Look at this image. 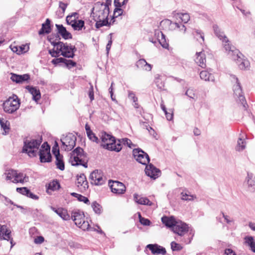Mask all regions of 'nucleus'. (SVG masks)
<instances>
[{
	"mask_svg": "<svg viewBox=\"0 0 255 255\" xmlns=\"http://www.w3.org/2000/svg\"><path fill=\"white\" fill-rule=\"evenodd\" d=\"M111 1L107 0L106 3L98 4L96 5V8L99 6V10L96 11L94 16V20L96 21L95 26L97 28H99L104 26L108 25V16L110 13L109 5H111Z\"/></svg>",
	"mask_w": 255,
	"mask_h": 255,
	"instance_id": "obj_1",
	"label": "nucleus"
},
{
	"mask_svg": "<svg viewBox=\"0 0 255 255\" xmlns=\"http://www.w3.org/2000/svg\"><path fill=\"white\" fill-rule=\"evenodd\" d=\"M100 138L101 139V145L104 148L117 152H119L122 149L121 140L116 141L115 137L112 135L106 132H102Z\"/></svg>",
	"mask_w": 255,
	"mask_h": 255,
	"instance_id": "obj_2",
	"label": "nucleus"
},
{
	"mask_svg": "<svg viewBox=\"0 0 255 255\" xmlns=\"http://www.w3.org/2000/svg\"><path fill=\"white\" fill-rule=\"evenodd\" d=\"M41 142V137L37 139L26 140L24 142L22 152L26 153L30 157H35L38 155V149Z\"/></svg>",
	"mask_w": 255,
	"mask_h": 255,
	"instance_id": "obj_3",
	"label": "nucleus"
},
{
	"mask_svg": "<svg viewBox=\"0 0 255 255\" xmlns=\"http://www.w3.org/2000/svg\"><path fill=\"white\" fill-rule=\"evenodd\" d=\"M85 157L86 155L84 153L83 149L78 147L70 153L69 161L73 166L82 165L86 168L87 163L85 162Z\"/></svg>",
	"mask_w": 255,
	"mask_h": 255,
	"instance_id": "obj_4",
	"label": "nucleus"
},
{
	"mask_svg": "<svg viewBox=\"0 0 255 255\" xmlns=\"http://www.w3.org/2000/svg\"><path fill=\"white\" fill-rule=\"evenodd\" d=\"M20 104V101L17 96L13 95L4 101L2 106L5 113L12 114L19 109Z\"/></svg>",
	"mask_w": 255,
	"mask_h": 255,
	"instance_id": "obj_5",
	"label": "nucleus"
},
{
	"mask_svg": "<svg viewBox=\"0 0 255 255\" xmlns=\"http://www.w3.org/2000/svg\"><path fill=\"white\" fill-rule=\"evenodd\" d=\"M71 218L74 221L76 225L83 230H88L90 227L89 223L85 220V215L83 212L75 210L72 211Z\"/></svg>",
	"mask_w": 255,
	"mask_h": 255,
	"instance_id": "obj_6",
	"label": "nucleus"
},
{
	"mask_svg": "<svg viewBox=\"0 0 255 255\" xmlns=\"http://www.w3.org/2000/svg\"><path fill=\"white\" fill-rule=\"evenodd\" d=\"M232 79L235 82V84L233 86L234 96L236 99H238L241 102L245 110H247V104L245 100V97L243 95L242 89L239 82L238 79L235 76H232Z\"/></svg>",
	"mask_w": 255,
	"mask_h": 255,
	"instance_id": "obj_7",
	"label": "nucleus"
},
{
	"mask_svg": "<svg viewBox=\"0 0 255 255\" xmlns=\"http://www.w3.org/2000/svg\"><path fill=\"white\" fill-rule=\"evenodd\" d=\"M50 147L47 142H44L38 151V154L41 162H50L51 161Z\"/></svg>",
	"mask_w": 255,
	"mask_h": 255,
	"instance_id": "obj_8",
	"label": "nucleus"
},
{
	"mask_svg": "<svg viewBox=\"0 0 255 255\" xmlns=\"http://www.w3.org/2000/svg\"><path fill=\"white\" fill-rule=\"evenodd\" d=\"M76 137L72 133H69L61 139V148L65 150H71L76 145Z\"/></svg>",
	"mask_w": 255,
	"mask_h": 255,
	"instance_id": "obj_9",
	"label": "nucleus"
},
{
	"mask_svg": "<svg viewBox=\"0 0 255 255\" xmlns=\"http://www.w3.org/2000/svg\"><path fill=\"white\" fill-rule=\"evenodd\" d=\"M90 179L92 184L102 185L106 182V178L104 176L102 171L95 170L90 174Z\"/></svg>",
	"mask_w": 255,
	"mask_h": 255,
	"instance_id": "obj_10",
	"label": "nucleus"
},
{
	"mask_svg": "<svg viewBox=\"0 0 255 255\" xmlns=\"http://www.w3.org/2000/svg\"><path fill=\"white\" fill-rule=\"evenodd\" d=\"M133 155L135 160L139 163L146 165L150 161L148 155L139 148H135L133 150Z\"/></svg>",
	"mask_w": 255,
	"mask_h": 255,
	"instance_id": "obj_11",
	"label": "nucleus"
},
{
	"mask_svg": "<svg viewBox=\"0 0 255 255\" xmlns=\"http://www.w3.org/2000/svg\"><path fill=\"white\" fill-rule=\"evenodd\" d=\"M59 51L60 52V55L63 56L67 58H73L75 55L74 52L76 51V48L75 46L63 42L61 48L59 49Z\"/></svg>",
	"mask_w": 255,
	"mask_h": 255,
	"instance_id": "obj_12",
	"label": "nucleus"
},
{
	"mask_svg": "<svg viewBox=\"0 0 255 255\" xmlns=\"http://www.w3.org/2000/svg\"><path fill=\"white\" fill-rule=\"evenodd\" d=\"M109 185L113 193L116 194H123L126 191V186L122 182L118 181H109Z\"/></svg>",
	"mask_w": 255,
	"mask_h": 255,
	"instance_id": "obj_13",
	"label": "nucleus"
},
{
	"mask_svg": "<svg viewBox=\"0 0 255 255\" xmlns=\"http://www.w3.org/2000/svg\"><path fill=\"white\" fill-rule=\"evenodd\" d=\"M57 147L58 144L56 142L55 145L53 147L52 152L55 156V164L57 166V168L63 171L65 169L63 156L62 154H60L59 149H58L57 150Z\"/></svg>",
	"mask_w": 255,
	"mask_h": 255,
	"instance_id": "obj_14",
	"label": "nucleus"
},
{
	"mask_svg": "<svg viewBox=\"0 0 255 255\" xmlns=\"http://www.w3.org/2000/svg\"><path fill=\"white\" fill-rule=\"evenodd\" d=\"M223 45L226 52L231 58L236 59V57H239L240 52L234 46L229 43V40L227 43L223 42Z\"/></svg>",
	"mask_w": 255,
	"mask_h": 255,
	"instance_id": "obj_15",
	"label": "nucleus"
},
{
	"mask_svg": "<svg viewBox=\"0 0 255 255\" xmlns=\"http://www.w3.org/2000/svg\"><path fill=\"white\" fill-rule=\"evenodd\" d=\"M145 172L147 176L153 179L157 178L160 174V170L156 168L152 164L146 165Z\"/></svg>",
	"mask_w": 255,
	"mask_h": 255,
	"instance_id": "obj_16",
	"label": "nucleus"
},
{
	"mask_svg": "<svg viewBox=\"0 0 255 255\" xmlns=\"http://www.w3.org/2000/svg\"><path fill=\"white\" fill-rule=\"evenodd\" d=\"M188 226L185 223L181 222H177L175 226H174L172 231L175 234L182 236L185 234L188 231Z\"/></svg>",
	"mask_w": 255,
	"mask_h": 255,
	"instance_id": "obj_17",
	"label": "nucleus"
},
{
	"mask_svg": "<svg viewBox=\"0 0 255 255\" xmlns=\"http://www.w3.org/2000/svg\"><path fill=\"white\" fill-rule=\"evenodd\" d=\"M76 184L81 191H84L88 188V183L84 174L77 176Z\"/></svg>",
	"mask_w": 255,
	"mask_h": 255,
	"instance_id": "obj_18",
	"label": "nucleus"
},
{
	"mask_svg": "<svg viewBox=\"0 0 255 255\" xmlns=\"http://www.w3.org/2000/svg\"><path fill=\"white\" fill-rule=\"evenodd\" d=\"M29 181V177L25 174L21 172H18L15 170V175L13 176V178L11 180V182L14 183H22L23 184L25 182Z\"/></svg>",
	"mask_w": 255,
	"mask_h": 255,
	"instance_id": "obj_19",
	"label": "nucleus"
},
{
	"mask_svg": "<svg viewBox=\"0 0 255 255\" xmlns=\"http://www.w3.org/2000/svg\"><path fill=\"white\" fill-rule=\"evenodd\" d=\"M146 248L151 251L152 254L155 255H162L166 254V250L157 244H149Z\"/></svg>",
	"mask_w": 255,
	"mask_h": 255,
	"instance_id": "obj_20",
	"label": "nucleus"
},
{
	"mask_svg": "<svg viewBox=\"0 0 255 255\" xmlns=\"http://www.w3.org/2000/svg\"><path fill=\"white\" fill-rule=\"evenodd\" d=\"M154 38L163 48H167L168 46V43L166 41L165 36L163 33L159 30L157 29L154 31Z\"/></svg>",
	"mask_w": 255,
	"mask_h": 255,
	"instance_id": "obj_21",
	"label": "nucleus"
},
{
	"mask_svg": "<svg viewBox=\"0 0 255 255\" xmlns=\"http://www.w3.org/2000/svg\"><path fill=\"white\" fill-rule=\"evenodd\" d=\"M51 208L63 220L67 221L70 219L71 217L70 215L68 213L67 210L66 209L62 208H59L58 209H56L53 207H51Z\"/></svg>",
	"mask_w": 255,
	"mask_h": 255,
	"instance_id": "obj_22",
	"label": "nucleus"
},
{
	"mask_svg": "<svg viewBox=\"0 0 255 255\" xmlns=\"http://www.w3.org/2000/svg\"><path fill=\"white\" fill-rule=\"evenodd\" d=\"M11 231L5 225L0 224V240L9 241L10 239Z\"/></svg>",
	"mask_w": 255,
	"mask_h": 255,
	"instance_id": "obj_23",
	"label": "nucleus"
},
{
	"mask_svg": "<svg viewBox=\"0 0 255 255\" xmlns=\"http://www.w3.org/2000/svg\"><path fill=\"white\" fill-rule=\"evenodd\" d=\"M56 27L57 29L58 33L64 39H69L72 38V34L68 31L66 28L62 24H56Z\"/></svg>",
	"mask_w": 255,
	"mask_h": 255,
	"instance_id": "obj_24",
	"label": "nucleus"
},
{
	"mask_svg": "<svg viewBox=\"0 0 255 255\" xmlns=\"http://www.w3.org/2000/svg\"><path fill=\"white\" fill-rule=\"evenodd\" d=\"M10 79L16 83H22V82L28 80L29 78V75L25 74L22 75H17L14 73H11Z\"/></svg>",
	"mask_w": 255,
	"mask_h": 255,
	"instance_id": "obj_25",
	"label": "nucleus"
},
{
	"mask_svg": "<svg viewBox=\"0 0 255 255\" xmlns=\"http://www.w3.org/2000/svg\"><path fill=\"white\" fill-rule=\"evenodd\" d=\"M195 62L201 67L205 68L206 67V57L204 52L201 51L197 52L196 54Z\"/></svg>",
	"mask_w": 255,
	"mask_h": 255,
	"instance_id": "obj_26",
	"label": "nucleus"
},
{
	"mask_svg": "<svg viewBox=\"0 0 255 255\" xmlns=\"http://www.w3.org/2000/svg\"><path fill=\"white\" fill-rule=\"evenodd\" d=\"M213 28L215 34L222 40V42H228V38L217 24L213 25Z\"/></svg>",
	"mask_w": 255,
	"mask_h": 255,
	"instance_id": "obj_27",
	"label": "nucleus"
},
{
	"mask_svg": "<svg viewBox=\"0 0 255 255\" xmlns=\"http://www.w3.org/2000/svg\"><path fill=\"white\" fill-rule=\"evenodd\" d=\"M26 89L32 95V99L36 102H37L41 98V94L39 89L36 87L27 86Z\"/></svg>",
	"mask_w": 255,
	"mask_h": 255,
	"instance_id": "obj_28",
	"label": "nucleus"
},
{
	"mask_svg": "<svg viewBox=\"0 0 255 255\" xmlns=\"http://www.w3.org/2000/svg\"><path fill=\"white\" fill-rule=\"evenodd\" d=\"M241 55H242V54L240 53V54L239 55V57H236V59H233L237 61V63L241 69H246L250 66V62L247 59H242L241 57Z\"/></svg>",
	"mask_w": 255,
	"mask_h": 255,
	"instance_id": "obj_29",
	"label": "nucleus"
},
{
	"mask_svg": "<svg viewBox=\"0 0 255 255\" xmlns=\"http://www.w3.org/2000/svg\"><path fill=\"white\" fill-rule=\"evenodd\" d=\"M173 17L176 20H180L182 22L186 23H187L190 19L189 14L187 13H178L174 12L173 13Z\"/></svg>",
	"mask_w": 255,
	"mask_h": 255,
	"instance_id": "obj_30",
	"label": "nucleus"
},
{
	"mask_svg": "<svg viewBox=\"0 0 255 255\" xmlns=\"http://www.w3.org/2000/svg\"><path fill=\"white\" fill-rule=\"evenodd\" d=\"M134 201L138 204L151 206L152 203L146 197H140L137 194L133 195Z\"/></svg>",
	"mask_w": 255,
	"mask_h": 255,
	"instance_id": "obj_31",
	"label": "nucleus"
},
{
	"mask_svg": "<svg viewBox=\"0 0 255 255\" xmlns=\"http://www.w3.org/2000/svg\"><path fill=\"white\" fill-rule=\"evenodd\" d=\"M51 28L50 26V20L49 19H46L45 22L42 24V27L38 32L39 35L44 33L48 34L51 32Z\"/></svg>",
	"mask_w": 255,
	"mask_h": 255,
	"instance_id": "obj_32",
	"label": "nucleus"
},
{
	"mask_svg": "<svg viewBox=\"0 0 255 255\" xmlns=\"http://www.w3.org/2000/svg\"><path fill=\"white\" fill-rule=\"evenodd\" d=\"M161 221L166 227L172 228V229L177 223L173 217L164 216L161 218Z\"/></svg>",
	"mask_w": 255,
	"mask_h": 255,
	"instance_id": "obj_33",
	"label": "nucleus"
},
{
	"mask_svg": "<svg viewBox=\"0 0 255 255\" xmlns=\"http://www.w3.org/2000/svg\"><path fill=\"white\" fill-rule=\"evenodd\" d=\"M0 125L1 129L3 130L2 134L6 135L7 134L10 129L9 122L5 119L0 118Z\"/></svg>",
	"mask_w": 255,
	"mask_h": 255,
	"instance_id": "obj_34",
	"label": "nucleus"
},
{
	"mask_svg": "<svg viewBox=\"0 0 255 255\" xmlns=\"http://www.w3.org/2000/svg\"><path fill=\"white\" fill-rule=\"evenodd\" d=\"M245 183L248 185L251 190H255V180L253 178V174L252 173H248Z\"/></svg>",
	"mask_w": 255,
	"mask_h": 255,
	"instance_id": "obj_35",
	"label": "nucleus"
},
{
	"mask_svg": "<svg viewBox=\"0 0 255 255\" xmlns=\"http://www.w3.org/2000/svg\"><path fill=\"white\" fill-rule=\"evenodd\" d=\"M245 244L249 247L250 249L255 253V240L252 236H246L244 238Z\"/></svg>",
	"mask_w": 255,
	"mask_h": 255,
	"instance_id": "obj_36",
	"label": "nucleus"
},
{
	"mask_svg": "<svg viewBox=\"0 0 255 255\" xmlns=\"http://www.w3.org/2000/svg\"><path fill=\"white\" fill-rule=\"evenodd\" d=\"M200 77L202 80L205 81L214 82L215 81L214 75L206 70L202 71L200 72Z\"/></svg>",
	"mask_w": 255,
	"mask_h": 255,
	"instance_id": "obj_37",
	"label": "nucleus"
},
{
	"mask_svg": "<svg viewBox=\"0 0 255 255\" xmlns=\"http://www.w3.org/2000/svg\"><path fill=\"white\" fill-rule=\"evenodd\" d=\"M170 24L171 28L177 30L182 33H185L186 31V28L185 27V25L181 23L177 22L172 23L170 22Z\"/></svg>",
	"mask_w": 255,
	"mask_h": 255,
	"instance_id": "obj_38",
	"label": "nucleus"
},
{
	"mask_svg": "<svg viewBox=\"0 0 255 255\" xmlns=\"http://www.w3.org/2000/svg\"><path fill=\"white\" fill-rule=\"evenodd\" d=\"M74 30L80 31L85 27V21L83 20L77 19L70 25Z\"/></svg>",
	"mask_w": 255,
	"mask_h": 255,
	"instance_id": "obj_39",
	"label": "nucleus"
},
{
	"mask_svg": "<svg viewBox=\"0 0 255 255\" xmlns=\"http://www.w3.org/2000/svg\"><path fill=\"white\" fill-rule=\"evenodd\" d=\"M60 188L59 183L57 180H53L50 182L47 188V192L50 194V190L51 191H55L58 190Z\"/></svg>",
	"mask_w": 255,
	"mask_h": 255,
	"instance_id": "obj_40",
	"label": "nucleus"
},
{
	"mask_svg": "<svg viewBox=\"0 0 255 255\" xmlns=\"http://www.w3.org/2000/svg\"><path fill=\"white\" fill-rule=\"evenodd\" d=\"M181 199L185 201H193L196 198V196L195 195L190 194L188 191H183L181 193Z\"/></svg>",
	"mask_w": 255,
	"mask_h": 255,
	"instance_id": "obj_41",
	"label": "nucleus"
},
{
	"mask_svg": "<svg viewBox=\"0 0 255 255\" xmlns=\"http://www.w3.org/2000/svg\"><path fill=\"white\" fill-rule=\"evenodd\" d=\"M246 146V142L245 139L239 137L237 141V144L236 146V150L241 151L245 149Z\"/></svg>",
	"mask_w": 255,
	"mask_h": 255,
	"instance_id": "obj_42",
	"label": "nucleus"
},
{
	"mask_svg": "<svg viewBox=\"0 0 255 255\" xmlns=\"http://www.w3.org/2000/svg\"><path fill=\"white\" fill-rule=\"evenodd\" d=\"M78 13L77 12H73L70 15H68L66 18L67 23L70 25L74 21L77 20L78 18Z\"/></svg>",
	"mask_w": 255,
	"mask_h": 255,
	"instance_id": "obj_43",
	"label": "nucleus"
},
{
	"mask_svg": "<svg viewBox=\"0 0 255 255\" xmlns=\"http://www.w3.org/2000/svg\"><path fill=\"white\" fill-rule=\"evenodd\" d=\"M15 170L11 169L5 170L4 173L5 179L11 182L12 178H13L14 175H15Z\"/></svg>",
	"mask_w": 255,
	"mask_h": 255,
	"instance_id": "obj_44",
	"label": "nucleus"
},
{
	"mask_svg": "<svg viewBox=\"0 0 255 255\" xmlns=\"http://www.w3.org/2000/svg\"><path fill=\"white\" fill-rule=\"evenodd\" d=\"M128 98L130 99L132 101L133 103H134V107L135 108H138V105L136 103L137 101V98L135 97L134 93L130 91H129L128 92Z\"/></svg>",
	"mask_w": 255,
	"mask_h": 255,
	"instance_id": "obj_45",
	"label": "nucleus"
},
{
	"mask_svg": "<svg viewBox=\"0 0 255 255\" xmlns=\"http://www.w3.org/2000/svg\"><path fill=\"white\" fill-rule=\"evenodd\" d=\"M92 207L95 213L99 214L101 213L102 207L97 202H94L92 203Z\"/></svg>",
	"mask_w": 255,
	"mask_h": 255,
	"instance_id": "obj_46",
	"label": "nucleus"
},
{
	"mask_svg": "<svg viewBox=\"0 0 255 255\" xmlns=\"http://www.w3.org/2000/svg\"><path fill=\"white\" fill-rule=\"evenodd\" d=\"M186 95L189 98L196 100L197 98V96L195 94V91L193 89H188L185 93Z\"/></svg>",
	"mask_w": 255,
	"mask_h": 255,
	"instance_id": "obj_47",
	"label": "nucleus"
},
{
	"mask_svg": "<svg viewBox=\"0 0 255 255\" xmlns=\"http://www.w3.org/2000/svg\"><path fill=\"white\" fill-rule=\"evenodd\" d=\"M119 140H121V144L122 146V144L125 145H126L130 148H132V147L134 146L131 140L127 138H122L121 139H119Z\"/></svg>",
	"mask_w": 255,
	"mask_h": 255,
	"instance_id": "obj_48",
	"label": "nucleus"
},
{
	"mask_svg": "<svg viewBox=\"0 0 255 255\" xmlns=\"http://www.w3.org/2000/svg\"><path fill=\"white\" fill-rule=\"evenodd\" d=\"M48 40L50 42L51 45H52L54 46V48H56L58 50H59V49L61 48V45L63 43L62 42H61V41L56 42L54 40H52L51 38H48Z\"/></svg>",
	"mask_w": 255,
	"mask_h": 255,
	"instance_id": "obj_49",
	"label": "nucleus"
},
{
	"mask_svg": "<svg viewBox=\"0 0 255 255\" xmlns=\"http://www.w3.org/2000/svg\"><path fill=\"white\" fill-rule=\"evenodd\" d=\"M196 39L197 40L202 44L204 41V35L203 33H202L200 30H197L196 31Z\"/></svg>",
	"mask_w": 255,
	"mask_h": 255,
	"instance_id": "obj_50",
	"label": "nucleus"
},
{
	"mask_svg": "<svg viewBox=\"0 0 255 255\" xmlns=\"http://www.w3.org/2000/svg\"><path fill=\"white\" fill-rule=\"evenodd\" d=\"M171 248L173 251H180L182 249V247L181 245L175 242H172L171 243Z\"/></svg>",
	"mask_w": 255,
	"mask_h": 255,
	"instance_id": "obj_51",
	"label": "nucleus"
},
{
	"mask_svg": "<svg viewBox=\"0 0 255 255\" xmlns=\"http://www.w3.org/2000/svg\"><path fill=\"white\" fill-rule=\"evenodd\" d=\"M16 191L26 196L29 193V190L26 187H18L16 188Z\"/></svg>",
	"mask_w": 255,
	"mask_h": 255,
	"instance_id": "obj_52",
	"label": "nucleus"
},
{
	"mask_svg": "<svg viewBox=\"0 0 255 255\" xmlns=\"http://www.w3.org/2000/svg\"><path fill=\"white\" fill-rule=\"evenodd\" d=\"M128 1V0H115L114 3L116 7H121L126 5Z\"/></svg>",
	"mask_w": 255,
	"mask_h": 255,
	"instance_id": "obj_53",
	"label": "nucleus"
},
{
	"mask_svg": "<svg viewBox=\"0 0 255 255\" xmlns=\"http://www.w3.org/2000/svg\"><path fill=\"white\" fill-rule=\"evenodd\" d=\"M48 52L53 57H57L60 55V51L58 50L56 48L49 50Z\"/></svg>",
	"mask_w": 255,
	"mask_h": 255,
	"instance_id": "obj_54",
	"label": "nucleus"
},
{
	"mask_svg": "<svg viewBox=\"0 0 255 255\" xmlns=\"http://www.w3.org/2000/svg\"><path fill=\"white\" fill-rule=\"evenodd\" d=\"M139 219L140 223L144 226H149L150 224V221L148 219L141 217L140 214H139Z\"/></svg>",
	"mask_w": 255,
	"mask_h": 255,
	"instance_id": "obj_55",
	"label": "nucleus"
},
{
	"mask_svg": "<svg viewBox=\"0 0 255 255\" xmlns=\"http://www.w3.org/2000/svg\"><path fill=\"white\" fill-rule=\"evenodd\" d=\"M88 138L92 141L95 142L96 143H98L99 140L98 138L95 135V134L91 131V133H89L87 134Z\"/></svg>",
	"mask_w": 255,
	"mask_h": 255,
	"instance_id": "obj_56",
	"label": "nucleus"
},
{
	"mask_svg": "<svg viewBox=\"0 0 255 255\" xmlns=\"http://www.w3.org/2000/svg\"><path fill=\"white\" fill-rule=\"evenodd\" d=\"M146 62L145 59H140L136 62V65L138 68L143 69Z\"/></svg>",
	"mask_w": 255,
	"mask_h": 255,
	"instance_id": "obj_57",
	"label": "nucleus"
},
{
	"mask_svg": "<svg viewBox=\"0 0 255 255\" xmlns=\"http://www.w3.org/2000/svg\"><path fill=\"white\" fill-rule=\"evenodd\" d=\"M121 7H116L114 11V15L115 17H118L122 14L123 10L120 8Z\"/></svg>",
	"mask_w": 255,
	"mask_h": 255,
	"instance_id": "obj_58",
	"label": "nucleus"
},
{
	"mask_svg": "<svg viewBox=\"0 0 255 255\" xmlns=\"http://www.w3.org/2000/svg\"><path fill=\"white\" fill-rule=\"evenodd\" d=\"M164 113L167 120L171 121L173 119V112L172 110H169V112L167 111Z\"/></svg>",
	"mask_w": 255,
	"mask_h": 255,
	"instance_id": "obj_59",
	"label": "nucleus"
},
{
	"mask_svg": "<svg viewBox=\"0 0 255 255\" xmlns=\"http://www.w3.org/2000/svg\"><path fill=\"white\" fill-rule=\"evenodd\" d=\"M65 64L69 68L75 67L76 65V62L71 60H67L65 62Z\"/></svg>",
	"mask_w": 255,
	"mask_h": 255,
	"instance_id": "obj_60",
	"label": "nucleus"
},
{
	"mask_svg": "<svg viewBox=\"0 0 255 255\" xmlns=\"http://www.w3.org/2000/svg\"><path fill=\"white\" fill-rule=\"evenodd\" d=\"M11 50L14 52H16L18 54H20L23 53V50L21 47H17V46H13L11 48Z\"/></svg>",
	"mask_w": 255,
	"mask_h": 255,
	"instance_id": "obj_61",
	"label": "nucleus"
},
{
	"mask_svg": "<svg viewBox=\"0 0 255 255\" xmlns=\"http://www.w3.org/2000/svg\"><path fill=\"white\" fill-rule=\"evenodd\" d=\"M78 200L79 201L83 202L84 203H85L86 204H89L90 203L89 199L87 197H86L82 195H80V196L78 198Z\"/></svg>",
	"mask_w": 255,
	"mask_h": 255,
	"instance_id": "obj_62",
	"label": "nucleus"
},
{
	"mask_svg": "<svg viewBox=\"0 0 255 255\" xmlns=\"http://www.w3.org/2000/svg\"><path fill=\"white\" fill-rule=\"evenodd\" d=\"M59 6L62 10V13H64L67 6V4L63 2L62 1H59Z\"/></svg>",
	"mask_w": 255,
	"mask_h": 255,
	"instance_id": "obj_63",
	"label": "nucleus"
},
{
	"mask_svg": "<svg viewBox=\"0 0 255 255\" xmlns=\"http://www.w3.org/2000/svg\"><path fill=\"white\" fill-rule=\"evenodd\" d=\"M226 255H236V253L231 249H227L225 251Z\"/></svg>",
	"mask_w": 255,
	"mask_h": 255,
	"instance_id": "obj_64",
	"label": "nucleus"
}]
</instances>
